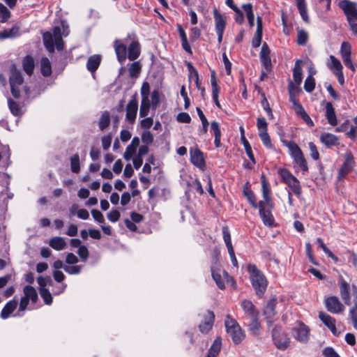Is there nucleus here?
<instances>
[{
  "instance_id": "3",
  "label": "nucleus",
  "mask_w": 357,
  "mask_h": 357,
  "mask_svg": "<svg viewBox=\"0 0 357 357\" xmlns=\"http://www.w3.org/2000/svg\"><path fill=\"white\" fill-rule=\"evenodd\" d=\"M225 326L226 331L231 337L233 342L235 344L241 343L245 335L238 323L230 315H227V319L225 321Z\"/></svg>"
},
{
  "instance_id": "23",
  "label": "nucleus",
  "mask_w": 357,
  "mask_h": 357,
  "mask_svg": "<svg viewBox=\"0 0 357 357\" xmlns=\"http://www.w3.org/2000/svg\"><path fill=\"white\" fill-rule=\"evenodd\" d=\"M326 118L328 120V123L332 126L337 125V119L335 114V109L332 102H328L326 104Z\"/></svg>"
},
{
  "instance_id": "20",
  "label": "nucleus",
  "mask_w": 357,
  "mask_h": 357,
  "mask_svg": "<svg viewBox=\"0 0 357 357\" xmlns=\"http://www.w3.org/2000/svg\"><path fill=\"white\" fill-rule=\"evenodd\" d=\"M263 36V21L261 16L257 17V30L252 40V45L254 48L260 46Z\"/></svg>"
},
{
  "instance_id": "21",
  "label": "nucleus",
  "mask_w": 357,
  "mask_h": 357,
  "mask_svg": "<svg viewBox=\"0 0 357 357\" xmlns=\"http://www.w3.org/2000/svg\"><path fill=\"white\" fill-rule=\"evenodd\" d=\"M241 307L245 314L250 318L252 317H259V311L251 301L247 299L243 300L241 302Z\"/></svg>"
},
{
  "instance_id": "50",
  "label": "nucleus",
  "mask_w": 357,
  "mask_h": 357,
  "mask_svg": "<svg viewBox=\"0 0 357 357\" xmlns=\"http://www.w3.org/2000/svg\"><path fill=\"white\" fill-rule=\"evenodd\" d=\"M70 169L73 173H79L80 170L79 156L77 153L70 158Z\"/></svg>"
},
{
  "instance_id": "59",
  "label": "nucleus",
  "mask_w": 357,
  "mask_h": 357,
  "mask_svg": "<svg viewBox=\"0 0 357 357\" xmlns=\"http://www.w3.org/2000/svg\"><path fill=\"white\" fill-rule=\"evenodd\" d=\"M259 136L263 143V144L268 147L272 148L273 145L271 144V137L268 133V131L266 132H259Z\"/></svg>"
},
{
  "instance_id": "24",
  "label": "nucleus",
  "mask_w": 357,
  "mask_h": 357,
  "mask_svg": "<svg viewBox=\"0 0 357 357\" xmlns=\"http://www.w3.org/2000/svg\"><path fill=\"white\" fill-rule=\"evenodd\" d=\"M243 195L247 198L252 207L254 208H257L259 206V203L257 202L256 196L253 191L250 189L248 182H247L243 186Z\"/></svg>"
},
{
  "instance_id": "44",
  "label": "nucleus",
  "mask_w": 357,
  "mask_h": 357,
  "mask_svg": "<svg viewBox=\"0 0 357 357\" xmlns=\"http://www.w3.org/2000/svg\"><path fill=\"white\" fill-rule=\"evenodd\" d=\"M293 159L294 161L299 166V167L301 168L303 173L308 172L307 163L303 152L298 155H296V156L294 157Z\"/></svg>"
},
{
  "instance_id": "45",
  "label": "nucleus",
  "mask_w": 357,
  "mask_h": 357,
  "mask_svg": "<svg viewBox=\"0 0 357 357\" xmlns=\"http://www.w3.org/2000/svg\"><path fill=\"white\" fill-rule=\"evenodd\" d=\"M8 107L10 112L15 116H20L22 114V108L19 103L9 98L8 100Z\"/></svg>"
},
{
  "instance_id": "34",
  "label": "nucleus",
  "mask_w": 357,
  "mask_h": 357,
  "mask_svg": "<svg viewBox=\"0 0 357 357\" xmlns=\"http://www.w3.org/2000/svg\"><path fill=\"white\" fill-rule=\"evenodd\" d=\"M22 66L25 73L31 76L34 70V60L30 55L26 56L22 60Z\"/></svg>"
},
{
  "instance_id": "64",
  "label": "nucleus",
  "mask_w": 357,
  "mask_h": 357,
  "mask_svg": "<svg viewBox=\"0 0 357 357\" xmlns=\"http://www.w3.org/2000/svg\"><path fill=\"white\" fill-rule=\"evenodd\" d=\"M257 127L259 132L268 131V123L264 117H258L257 119Z\"/></svg>"
},
{
  "instance_id": "55",
  "label": "nucleus",
  "mask_w": 357,
  "mask_h": 357,
  "mask_svg": "<svg viewBox=\"0 0 357 357\" xmlns=\"http://www.w3.org/2000/svg\"><path fill=\"white\" fill-rule=\"evenodd\" d=\"M330 59L331 61V65L328 66L330 69L335 70L334 72H339L342 70L343 67L339 59L333 55L330 56Z\"/></svg>"
},
{
  "instance_id": "53",
  "label": "nucleus",
  "mask_w": 357,
  "mask_h": 357,
  "mask_svg": "<svg viewBox=\"0 0 357 357\" xmlns=\"http://www.w3.org/2000/svg\"><path fill=\"white\" fill-rule=\"evenodd\" d=\"M150 100H142L139 109V115L141 117H145L148 115L150 109Z\"/></svg>"
},
{
  "instance_id": "51",
  "label": "nucleus",
  "mask_w": 357,
  "mask_h": 357,
  "mask_svg": "<svg viewBox=\"0 0 357 357\" xmlns=\"http://www.w3.org/2000/svg\"><path fill=\"white\" fill-rule=\"evenodd\" d=\"M262 100L261 102V107L266 112L268 116L270 119H273L274 118L273 111L270 107L269 102L266 98L265 93L264 92L261 93Z\"/></svg>"
},
{
  "instance_id": "11",
  "label": "nucleus",
  "mask_w": 357,
  "mask_h": 357,
  "mask_svg": "<svg viewBox=\"0 0 357 357\" xmlns=\"http://www.w3.org/2000/svg\"><path fill=\"white\" fill-rule=\"evenodd\" d=\"M338 285L340 296L344 303L347 305H351L350 289L351 287L349 282L343 278L342 275L338 277Z\"/></svg>"
},
{
  "instance_id": "1",
  "label": "nucleus",
  "mask_w": 357,
  "mask_h": 357,
  "mask_svg": "<svg viewBox=\"0 0 357 357\" xmlns=\"http://www.w3.org/2000/svg\"><path fill=\"white\" fill-rule=\"evenodd\" d=\"M248 272L252 287L256 296L262 298L265 294L268 281L264 273L255 264H248Z\"/></svg>"
},
{
  "instance_id": "15",
  "label": "nucleus",
  "mask_w": 357,
  "mask_h": 357,
  "mask_svg": "<svg viewBox=\"0 0 357 357\" xmlns=\"http://www.w3.org/2000/svg\"><path fill=\"white\" fill-rule=\"evenodd\" d=\"M261 191H262V197L264 199V202L267 205L268 207L271 208H273V203L272 201V198L271 196V189L265 174L263 173L261 175Z\"/></svg>"
},
{
  "instance_id": "14",
  "label": "nucleus",
  "mask_w": 357,
  "mask_h": 357,
  "mask_svg": "<svg viewBox=\"0 0 357 357\" xmlns=\"http://www.w3.org/2000/svg\"><path fill=\"white\" fill-rule=\"evenodd\" d=\"M190 162L195 167L204 169L206 166V161L204 153L197 147L190 149Z\"/></svg>"
},
{
  "instance_id": "30",
  "label": "nucleus",
  "mask_w": 357,
  "mask_h": 357,
  "mask_svg": "<svg viewBox=\"0 0 357 357\" xmlns=\"http://www.w3.org/2000/svg\"><path fill=\"white\" fill-rule=\"evenodd\" d=\"M211 275L214 281L215 282L217 286L220 289H225V280L222 278L221 274H220V268H216L215 266H211Z\"/></svg>"
},
{
  "instance_id": "27",
  "label": "nucleus",
  "mask_w": 357,
  "mask_h": 357,
  "mask_svg": "<svg viewBox=\"0 0 357 357\" xmlns=\"http://www.w3.org/2000/svg\"><path fill=\"white\" fill-rule=\"evenodd\" d=\"M221 347L222 339L220 337H217L209 348L206 357H217L220 352Z\"/></svg>"
},
{
  "instance_id": "28",
  "label": "nucleus",
  "mask_w": 357,
  "mask_h": 357,
  "mask_svg": "<svg viewBox=\"0 0 357 357\" xmlns=\"http://www.w3.org/2000/svg\"><path fill=\"white\" fill-rule=\"evenodd\" d=\"M211 129L213 130L214 134V145L216 148H219L221 146V130L220 123L213 121L211 123Z\"/></svg>"
},
{
  "instance_id": "10",
  "label": "nucleus",
  "mask_w": 357,
  "mask_h": 357,
  "mask_svg": "<svg viewBox=\"0 0 357 357\" xmlns=\"http://www.w3.org/2000/svg\"><path fill=\"white\" fill-rule=\"evenodd\" d=\"M296 340L301 342H307L310 336V328L302 321H298L292 329Z\"/></svg>"
},
{
  "instance_id": "37",
  "label": "nucleus",
  "mask_w": 357,
  "mask_h": 357,
  "mask_svg": "<svg viewBox=\"0 0 357 357\" xmlns=\"http://www.w3.org/2000/svg\"><path fill=\"white\" fill-rule=\"evenodd\" d=\"M302 61L301 60H296L295 62L294 68L293 69V77L296 84L300 85L302 82V68L300 63Z\"/></svg>"
},
{
  "instance_id": "48",
  "label": "nucleus",
  "mask_w": 357,
  "mask_h": 357,
  "mask_svg": "<svg viewBox=\"0 0 357 357\" xmlns=\"http://www.w3.org/2000/svg\"><path fill=\"white\" fill-rule=\"evenodd\" d=\"M99 128L101 130H104L110 124V115L109 112H104L99 120Z\"/></svg>"
},
{
  "instance_id": "39",
  "label": "nucleus",
  "mask_w": 357,
  "mask_h": 357,
  "mask_svg": "<svg viewBox=\"0 0 357 357\" xmlns=\"http://www.w3.org/2000/svg\"><path fill=\"white\" fill-rule=\"evenodd\" d=\"M50 245L56 250H62L65 248L66 243L62 237L56 236L50 239Z\"/></svg>"
},
{
  "instance_id": "42",
  "label": "nucleus",
  "mask_w": 357,
  "mask_h": 357,
  "mask_svg": "<svg viewBox=\"0 0 357 357\" xmlns=\"http://www.w3.org/2000/svg\"><path fill=\"white\" fill-rule=\"evenodd\" d=\"M251 321L248 325V329L254 335H258L261 328V324L259 321V317H252L250 318Z\"/></svg>"
},
{
  "instance_id": "57",
  "label": "nucleus",
  "mask_w": 357,
  "mask_h": 357,
  "mask_svg": "<svg viewBox=\"0 0 357 357\" xmlns=\"http://www.w3.org/2000/svg\"><path fill=\"white\" fill-rule=\"evenodd\" d=\"M241 143L243 144V145L245 148L246 154L248 155L250 161H252L253 163H256V160H255V158L252 150V147H251L249 142L248 141V139L241 141Z\"/></svg>"
},
{
  "instance_id": "49",
  "label": "nucleus",
  "mask_w": 357,
  "mask_h": 357,
  "mask_svg": "<svg viewBox=\"0 0 357 357\" xmlns=\"http://www.w3.org/2000/svg\"><path fill=\"white\" fill-rule=\"evenodd\" d=\"M315 89V79L313 77L312 73H310L305 80L304 89L307 93L312 92Z\"/></svg>"
},
{
  "instance_id": "40",
  "label": "nucleus",
  "mask_w": 357,
  "mask_h": 357,
  "mask_svg": "<svg viewBox=\"0 0 357 357\" xmlns=\"http://www.w3.org/2000/svg\"><path fill=\"white\" fill-rule=\"evenodd\" d=\"M24 296L29 301L31 300L32 303L35 304L38 299V294L36 289L32 287L27 285L24 288Z\"/></svg>"
},
{
  "instance_id": "32",
  "label": "nucleus",
  "mask_w": 357,
  "mask_h": 357,
  "mask_svg": "<svg viewBox=\"0 0 357 357\" xmlns=\"http://www.w3.org/2000/svg\"><path fill=\"white\" fill-rule=\"evenodd\" d=\"M281 142L284 146H287L289 149L292 158L295 157L296 155H298L302 153L301 148L295 142L281 139Z\"/></svg>"
},
{
  "instance_id": "6",
  "label": "nucleus",
  "mask_w": 357,
  "mask_h": 357,
  "mask_svg": "<svg viewBox=\"0 0 357 357\" xmlns=\"http://www.w3.org/2000/svg\"><path fill=\"white\" fill-rule=\"evenodd\" d=\"M355 165L354 157L351 152H347L344 155V161L338 170L337 178L338 181L344 179L352 172Z\"/></svg>"
},
{
  "instance_id": "61",
  "label": "nucleus",
  "mask_w": 357,
  "mask_h": 357,
  "mask_svg": "<svg viewBox=\"0 0 357 357\" xmlns=\"http://www.w3.org/2000/svg\"><path fill=\"white\" fill-rule=\"evenodd\" d=\"M305 250H306V255H307L310 261L312 264H313L316 266H318L319 263L317 261V260L315 259V258L313 255L312 245L310 242H307L305 243Z\"/></svg>"
},
{
  "instance_id": "41",
  "label": "nucleus",
  "mask_w": 357,
  "mask_h": 357,
  "mask_svg": "<svg viewBox=\"0 0 357 357\" xmlns=\"http://www.w3.org/2000/svg\"><path fill=\"white\" fill-rule=\"evenodd\" d=\"M115 52L117 55L118 60L121 62L122 61L126 60V45L124 44H119L118 41L115 42Z\"/></svg>"
},
{
  "instance_id": "16",
  "label": "nucleus",
  "mask_w": 357,
  "mask_h": 357,
  "mask_svg": "<svg viewBox=\"0 0 357 357\" xmlns=\"http://www.w3.org/2000/svg\"><path fill=\"white\" fill-rule=\"evenodd\" d=\"M138 109V101L136 94L132 96L131 100L126 105V119L129 122L132 123L136 119L137 112Z\"/></svg>"
},
{
  "instance_id": "46",
  "label": "nucleus",
  "mask_w": 357,
  "mask_h": 357,
  "mask_svg": "<svg viewBox=\"0 0 357 357\" xmlns=\"http://www.w3.org/2000/svg\"><path fill=\"white\" fill-rule=\"evenodd\" d=\"M297 7L299 10V13L301 16V18L303 20L308 23L310 22L309 17L307 15V6L305 3V0H301L298 2H297Z\"/></svg>"
},
{
  "instance_id": "9",
  "label": "nucleus",
  "mask_w": 357,
  "mask_h": 357,
  "mask_svg": "<svg viewBox=\"0 0 357 357\" xmlns=\"http://www.w3.org/2000/svg\"><path fill=\"white\" fill-rule=\"evenodd\" d=\"M277 304L278 299L275 296H273L267 301L264 307L263 314L268 326L273 324V319L277 314V311L275 310Z\"/></svg>"
},
{
  "instance_id": "33",
  "label": "nucleus",
  "mask_w": 357,
  "mask_h": 357,
  "mask_svg": "<svg viewBox=\"0 0 357 357\" xmlns=\"http://www.w3.org/2000/svg\"><path fill=\"white\" fill-rule=\"evenodd\" d=\"M288 91L290 102L299 100L298 96L301 92L299 85L295 84L293 82L290 81L288 85Z\"/></svg>"
},
{
  "instance_id": "47",
  "label": "nucleus",
  "mask_w": 357,
  "mask_h": 357,
  "mask_svg": "<svg viewBox=\"0 0 357 357\" xmlns=\"http://www.w3.org/2000/svg\"><path fill=\"white\" fill-rule=\"evenodd\" d=\"M222 236H223V240L225 243L226 247L228 250V251H231V250H234L232 243H231V234L230 231L229 230V228L227 226H223L222 228Z\"/></svg>"
},
{
  "instance_id": "35",
  "label": "nucleus",
  "mask_w": 357,
  "mask_h": 357,
  "mask_svg": "<svg viewBox=\"0 0 357 357\" xmlns=\"http://www.w3.org/2000/svg\"><path fill=\"white\" fill-rule=\"evenodd\" d=\"M20 35V28L18 26H13L9 29H4L0 31V40H4L6 38H15Z\"/></svg>"
},
{
  "instance_id": "54",
  "label": "nucleus",
  "mask_w": 357,
  "mask_h": 357,
  "mask_svg": "<svg viewBox=\"0 0 357 357\" xmlns=\"http://www.w3.org/2000/svg\"><path fill=\"white\" fill-rule=\"evenodd\" d=\"M10 17V10L3 4L0 3V22L4 23L8 20Z\"/></svg>"
},
{
  "instance_id": "18",
  "label": "nucleus",
  "mask_w": 357,
  "mask_h": 357,
  "mask_svg": "<svg viewBox=\"0 0 357 357\" xmlns=\"http://www.w3.org/2000/svg\"><path fill=\"white\" fill-rule=\"evenodd\" d=\"M271 50L268 44L264 42L262 45L259 58L261 63L264 66L267 72H270L272 69L271 59L270 57Z\"/></svg>"
},
{
  "instance_id": "56",
  "label": "nucleus",
  "mask_w": 357,
  "mask_h": 357,
  "mask_svg": "<svg viewBox=\"0 0 357 357\" xmlns=\"http://www.w3.org/2000/svg\"><path fill=\"white\" fill-rule=\"evenodd\" d=\"M40 294L46 305H50L52 303V294L47 289L40 288Z\"/></svg>"
},
{
  "instance_id": "2",
  "label": "nucleus",
  "mask_w": 357,
  "mask_h": 357,
  "mask_svg": "<svg viewBox=\"0 0 357 357\" xmlns=\"http://www.w3.org/2000/svg\"><path fill=\"white\" fill-rule=\"evenodd\" d=\"M282 182L285 183L297 197L302 195V188L299 180L287 168H280L278 171Z\"/></svg>"
},
{
  "instance_id": "52",
  "label": "nucleus",
  "mask_w": 357,
  "mask_h": 357,
  "mask_svg": "<svg viewBox=\"0 0 357 357\" xmlns=\"http://www.w3.org/2000/svg\"><path fill=\"white\" fill-rule=\"evenodd\" d=\"M308 33L303 29L298 31L296 43L298 45H305L308 40Z\"/></svg>"
},
{
  "instance_id": "12",
  "label": "nucleus",
  "mask_w": 357,
  "mask_h": 357,
  "mask_svg": "<svg viewBox=\"0 0 357 357\" xmlns=\"http://www.w3.org/2000/svg\"><path fill=\"white\" fill-rule=\"evenodd\" d=\"M259 213L263 221V223L268 227H272L274 225L275 219L271 213L270 207H268L266 203L263 201L259 202Z\"/></svg>"
},
{
  "instance_id": "17",
  "label": "nucleus",
  "mask_w": 357,
  "mask_h": 357,
  "mask_svg": "<svg viewBox=\"0 0 357 357\" xmlns=\"http://www.w3.org/2000/svg\"><path fill=\"white\" fill-rule=\"evenodd\" d=\"M215 322V314L213 311L207 310L204 320L199 324V331L203 334H207L212 329Z\"/></svg>"
},
{
  "instance_id": "4",
  "label": "nucleus",
  "mask_w": 357,
  "mask_h": 357,
  "mask_svg": "<svg viewBox=\"0 0 357 357\" xmlns=\"http://www.w3.org/2000/svg\"><path fill=\"white\" fill-rule=\"evenodd\" d=\"M24 82V78L21 72L17 69L15 65H12L10 68V75L9 77V83L10 86L11 93L15 98L20 97V87Z\"/></svg>"
},
{
  "instance_id": "36",
  "label": "nucleus",
  "mask_w": 357,
  "mask_h": 357,
  "mask_svg": "<svg viewBox=\"0 0 357 357\" xmlns=\"http://www.w3.org/2000/svg\"><path fill=\"white\" fill-rule=\"evenodd\" d=\"M319 318L329 329H335V319L324 312H320Z\"/></svg>"
},
{
  "instance_id": "58",
  "label": "nucleus",
  "mask_w": 357,
  "mask_h": 357,
  "mask_svg": "<svg viewBox=\"0 0 357 357\" xmlns=\"http://www.w3.org/2000/svg\"><path fill=\"white\" fill-rule=\"evenodd\" d=\"M129 75L131 77H137L141 71V66L139 62H134L129 68Z\"/></svg>"
},
{
  "instance_id": "19",
  "label": "nucleus",
  "mask_w": 357,
  "mask_h": 357,
  "mask_svg": "<svg viewBox=\"0 0 357 357\" xmlns=\"http://www.w3.org/2000/svg\"><path fill=\"white\" fill-rule=\"evenodd\" d=\"M319 139L327 148L337 146L340 144V138L337 135L329 132H322Z\"/></svg>"
},
{
  "instance_id": "5",
  "label": "nucleus",
  "mask_w": 357,
  "mask_h": 357,
  "mask_svg": "<svg viewBox=\"0 0 357 357\" xmlns=\"http://www.w3.org/2000/svg\"><path fill=\"white\" fill-rule=\"evenodd\" d=\"M272 339L275 347L280 350H285L289 345L290 339L282 327L276 325L272 330Z\"/></svg>"
},
{
  "instance_id": "43",
  "label": "nucleus",
  "mask_w": 357,
  "mask_h": 357,
  "mask_svg": "<svg viewBox=\"0 0 357 357\" xmlns=\"http://www.w3.org/2000/svg\"><path fill=\"white\" fill-rule=\"evenodd\" d=\"M242 8L246 13V16L248 20V23L250 27L255 25V15L252 10V5L250 3L243 4Z\"/></svg>"
},
{
  "instance_id": "29",
  "label": "nucleus",
  "mask_w": 357,
  "mask_h": 357,
  "mask_svg": "<svg viewBox=\"0 0 357 357\" xmlns=\"http://www.w3.org/2000/svg\"><path fill=\"white\" fill-rule=\"evenodd\" d=\"M140 54V46L139 43L137 40H133L128 46V57L130 61H134Z\"/></svg>"
},
{
  "instance_id": "26",
  "label": "nucleus",
  "mask_w": 357,
  "mask_h": 357,
  "mask_svg": "<svg viewBox=\"0 0 357 357\" xmlns=\"http://www.w3.org/2000/svg\"><path fill=\"white\" fill-rule=\"evenodd\" d=\"M101 62V56L99 54H94L91 56L86 62V68L91 73H94L98 68Z\"/></svg>"
},
{
  "instance_id": "60",
  "label": "nucleus",
  "mask_w": 357,
  "mask_h": 357,
  "mask_svg": "<svg viewBox=\"0 0 357 357\" xmlns=\"http://www.w3.org/2000/svg\"><path fill=\"white\" fill-rule=\"evenodd\" d=\"M340 52L342 59L351 56V45L347 42H343L341 45Z\"/></svg>"
},
{
  "instance_id": "25",
  "label": "nucleus",
  "mask_w": 357,
  "mask_h": 357,
  "mask_svg": "<svg viewBox=\"0 0 357 357\" xmlns=\"http://www.w3.org/2000/svg\"><path fill=\"white\" fill-rule=\"evenodd\" d=\"M17 307V301L15 299L9 301L3 307L1 312V317L6 319L14 312Z\"/></svg>"
},
{
  "instance_id": "62",
  "label": "nucleus",
  "mask_w": 357,
  "mask_h": 357,
  "mask_svg": "<svg viewBox=\"0 0 357 357\" xmlns=\"http://www.w3.org/2000/svg\"><path fill=\"white\" fill-rule=\"evenodd\" d=\"M188 70L189 72L188 79L190 81L192 79H198L199 73L197 69L194 67L191 62L187 63Z\"/></svg>"
},
{
  "instance_id": "22",
  "label": "nucleus",
  "mask_w": 357,
  "mask_h": 357,
  "mask_svg": "<svg viewBox=\"0 0 357 357\" xmlns=\"http://www.w3.org/2000/svg\"><path fill=\"white\" fill-rule=\"evenodd\" d=\"M354 306L349 310V317L351 319L354 326L357 328V286L351 285Z\"/></svg>"
},
{
  "instance_id": "7",
  "label": "nucleus",
  "mask_w": 357,
  "mask_h": 357,
  "mask_svg": "<svg viewBox=\"0 0 357 357\" xmlns=\"http://www.w3.org/2000/svg\"><path fill=\"white\" fill-rule=\"evenodd\" d=\"M339 7L343 10L349 22L357 21V3L349 0L339 2Z\"/></svg>"
},
{
  "instance_id": "8",
  "label": "nucleus",
  "mask_w": 357,
  "mask_h": 357,
  "mask_svg": "<svg viewBox=\"0 0 357 357\" xmlns=\"http://www.w3.org/2000/svg\"><path fill=\"white\" fill-rule=\"evenodd\" d=\"M215 31L218 35V41L220 44L222 41L224 32L227 25V21L225 17L219 13L216 8H213V10Z\"/></svg>"
},
{
  "instance_id": "13",
  "label": "nucleus",
  "mask_w": 357,
  "mask_h": 357,
  "mask_svg": "<svg viewBox=\"0 0 357 357\" xmlns=\"http://www.w3.org/2000/svg\"><path fill=\"white\" fill-rule=\"evenodd\" d=\"M324 303L327 310L333 314H339L344 310V305L336 296L327 297Z\"/></svg>"
},
{
  "instance_id": "63",
  "label": "nucleus",
  "mask_w": 357,
  "mask_h": 357,
  "mask_svg": "<svg viewBox=\"0 0 357 357\" xmlns=\"http://www.w3.org/2000/svg\"><path fill=\"white\" fill-rule=\"evenodd\" d=\"M142 100H149L150 85L149 82H144L141 88Z\"/></svg>"
},
{
  "instance_id": "31",
  "label": "nucleus",
  "mask_w": 357,
  "mask_h": 357,
  "mask_svg": "<svg viewBox=\"0 0 357 357\" xmlns=\"http://www.w3.org/2000/svg\"><path fill=\"white\" fill-rule=\"evenodd\" d=\"M43 43L47 49V50L50 53H53L54 52V37L52 33L47 31L43 35Z\"/></svg>"
},
{
  "instance_id": "38",
  "label": "nucleus",
  "mask_w": 357,
  "mask_h": 357,
  "mask_svg": "<svg viewBox=\"0 0 357 357\" xmlns=\"http://www.w3.org/2000/svg\"><path fill=\"white\" fill-rule=\"evenodd\" d=\"M40 72L44 77H49L52 75L51 63L47 57H43L40 60Z\"/></svg>"
}]
</instances>
